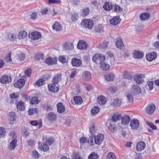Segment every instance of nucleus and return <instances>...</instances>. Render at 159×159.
Listing matches in <instances>:
<instances>
[{"mask_svg":"<svg viewBox=\"0 0 159 159\" xmlns=\"http://www.w3.org/2000/svg\"><path fill=\"white\" fill-rule=\"evenodd\" d=\"M88 45L86 42L84 40H81L79 41L77 45V48L80 49H86L87 48Z\"/></svg>","mask_w":159,"mask_h":159,"instance_id":"423d86ee","label":"nucleus"},{"mask_svg":"<svg viewBox=\"0 0 159 159\" xmlns=\"http://www.w3.org/2000/svg\"><path fill=\"white\" fill-rule=\"evenodd\" d=\"M145 147L146 144L144 142H139L137 143L136 145V150L138 151H141L145 148Z\"/></svg>","mask_w":159,"mask_h":159,"instance_id":"ddd939ff","label":"nucleus"},{"mask_svg":"<svg viewBox=\"0 0 159 159\" xmlns=\"http://www.w3.org/2000/svg\"><path fill=\"white\" fill-rule=\"evenodd\" d=\"M116 45L117 48L120 49H124V44L122 39L120 38H118L116 40Z\"/></svg>","mask_w":159,"mask_h":159,"instance_id":"f8f14e48","label":"nucleus"},{"mask_svg":"<svg viewBox=\"0 0 159 159\" xmlns=\"http://www.w3.org/2000/svg\"><path fill=\"white\" fill-rule=\"evenodd\" d=\"M94 31L96 34L100 35L103 32V28L101 25H99L95 27Z\"/></svg>","mask_w":159,"mask_h":159,"instance_id":"bb28decb","label":"nucleus"},{"mask_svg":"<svg viewBox=\"0 0 159 159\" xmlns=\"http://www.w3.org/2000/svg\"><path fill=\"white\" fill-rule=\"evenodd\" d=\"M156 57L157 53L155 52H151L146 55V59L149 61H151L153 59H155Z\"/></svg>","mask_w":159,"mask_h":159,"instance_id":"9b49d317","label":"nucleus"},{"mask_svg":"<svg viewBox=\"0 0 159 159\" xmlns=\"http://www.w3.org/2000/svg\"><path fill=\"white\" fill-rule=\"evenodd\" d=\"M48 119L50 121H53L57 118V115L54 113L50 112L47 115Z\"/></svg>","mask_w":159,"mask_h":159,"instance_id":"aec40b11","label":"nucleus"},{"mask_svg":"<svg viewBox=\"0 0 159 159\" xmlns=\"http://www.w3.org/2000/svg\"><path fill=\"white\" fill-rule=\"evenodd\" d=\"M120 120H122L121 124L124 125L127 124L130 120L129 116L127 115L121 116Z\"/></svg>","mask_w":159,"mask_h":159,"instance_id":"dca6fc26","label":"nucleus"},{"mask_svg":"<svg viewBox=\"0 0 159 159\" xmlns=\"http://www.w3.org/2000/svg\"><path fill=\"white\" fill-rule=\"evenodd\" d=\"M109 43L108 42L104 41L103 42L102 44L101 45V48H105L108 47Z\"/></svg>","mask_w":159,"mask_h":159,"instance_id":"bf43d9fd","label":"nucleus"},{"mask_svg":"<svg viewBox=\"0 0 159 159\" xmlns=\"http://www.w3.org/2000/svg\"><path fill=\"white\" fill-rule=\"evenodd\" d=\"M45 80L41 79L38 80L35 83V84L37 85L38 86H40L41 85H43L44 83Z\"/></svg>","mask_w":159,"mask_h":159,"instance_id":"603ef678","label":"nucleus"},{"mask_svg":"<svg viewBox=\"0 0 159 159\" xmlns=\"http://www.w3.org/2000/svg\"><path fill=\"white\" fill-rule=\"evenodd\" d=\"M52 28L53 30L57 31H60L62 29L60 24L57 21L55 22L52 26Z\"/></svg>","mask_w":159,"mask_h":159,"instance_id":"5701e85b","label":"nucleus"},{"mask_svg":"<svg viewBox=\"0 0 159 159\" xmlns=\"http://www.w3.org/2000/svg\"><path fill=\"white\" fill-rule=\"evenodd\" d=\"M126 98L127 100L129 103H131L133 102V98L132 95L131 94L129 93L127 94Z\"/></svg>","mask_w":159,"mask_h":159,"instance_id":"864d4df0","label":"nucleus"},{"mask_svg":"<svg viewBox=\"0 0 159 159\" xmlns=\"http://www.w3.org/2000/svg\"><path fill=\"white\" fill-rule=\"evenodd\" d=\"M58 60L59 61H60L61 63H64L66 62V58L65 56H60L59 57Z\"/></svg>","mask_w":159,"mask_h":159,"instance_id":"4d7b16f0","label":"nucleus"},{"mask_svg":"<svg viewBox=\"0 0 159 159\" xmlns=\"http://www.w3.org/2000/svg\"><path fill=\"white\" fill-rule=\"evenodd\" d=\"M150 17V14L147 12L142 13L140 16V18L142 20H148Z\"/></svg>","mask_w":159,"mask_h":159,"instance_id":"a878e982","label":"nucleus"},{"mask_svg":"<svg viewBox=\"0 0 159 159\" xmlns=\"http://www.w3.org/2000/svg\"><path fill=\"white\" fill-rule=\"evenodd\" d=\"M81 24L85 27L91 29L92 28L94 23L92 20L89 19H85L82 22Z\"/></svg>","mask_w":159,"mask_h":159,"instance_id":"7ed1b4c3","label":"nucleus"},{"mask_svg":"<svg viewBox=\"0 0 159 159\" xmlns=\"http://www.w3.org/2000/svg\"><path fill=\"white\" fill-rule=\"evenodd\" d=\"M17 140L15 139H13L9 145V149L11 150L14 149L17 145Z\"/></svg>","mask_w":159,"mask_h":159,"instance_id":"b1692460","label":"nucleus"},{"mask_svg":"<svg viewBox=\"0 0 159 159\" xmlns=\"http://www.w3.org/2000/svg\"><path fill=\"white\" fill-rule=\"evenodd\" d=\"M104 77L107 81H110L113 80L114 75L112 73H109L105 75Z\"/></svg>","mask_w":159,"mask_h":159,"instance_id":"c85d7f7f","label":"nucleus"},{"mask_svg":"<svg viewBox=\"0 0 159 159\" xmlns=\"http://www.w3.org/2000/svg\"><path fill=\"white\" fill-rule=\"evenodd\" d=\"M43 107L47 111H50L53 108V107L52 106L48 104L43 105Z\"/></svg>","mask_w":159,"mask_h":159,"instance_id":"3c124183","label":"nucleus"},{"mask_svg":"<svg viewBox=\"0 0 159 159\" xmlns=\"http://www.w3.org/2000/svg\"><path fill=\"white\" fill-rule=\"evenodd\" d=\"M19 60L17 56L12 57V58L11 63L13 64H17L19 62Z\"/></svg>","mask_w":159,"mask_h":159,"instance_id":"6e6d98bb","label":"nucleus"},{"mask_svg":"<svg viewBox=\"0 0 159 159\" xmlns=\"http://www.w3.org/2000/svg\"><path fill=\"white\" fill-rule=\"evenodd\" d=\"M11 53L10 52L5 57V60L10 63H11L12 58L11 57Z\"/></svg>","mask_w":159,"mask_h":159,"instance_id":"052dcab7","label":"nucleus"},{"mask_svg":"<svg viewBox=\"0 0 159 159\" xmlns=\"http://www.w3.org/2000/svg\"><path fill=\"white\" fill-rule=\"evenodd\" d=\"M98 155L95 152H92L89 156V159H97L98 157Z\"/></svg>","mask_w":159,"mask_h":159,"instance_id":"a18cd8bd","label":"nucleus"},{"mask_svg":"<svg viewBox=\"0 0 159 159\" xmlns=\"http://www.w3.org/2000/svg\"><path fill=\"white\" fill-rule=\"evenodd\" d=\"M134 79L136 82L138 84H141L143 81V80L140 75H135L134 77Z\"/></svg>","mask_w":159,"mask_h":159,"instance_id":"c9c22d12","label":"nucleus"},{"mask_svg":"<svg viewBox=\"0 0 159 159\" xmlns=\"http://www.w3.org/2000/svg\"><path fill=\"white\" fill-rule=\"evenodd\" d=\"M61 80V76L59 74L56 75L52 79V82L55 84H57Z\"/></svg>","mask_w":159,"mask_h":159,"instance_id":"cd10ccee","label":"nucleus"},{"mask_svg":"<svg viewBox=\"0 0 159 159\" xmlns=\"http://www.w3.org/2000/svg\"><path fill=\"white\" fill-rule=\"evenodd\" d=\"M30 103L32 104H37L39 102V101L37 97H32L30 99Z\"/></svg>","mask_w":159,"mask_h":159,"instance_id":"49530a36","label":"nucleus"},{"mask_svg":"<svg viewBox=\"0 0 159 159\" xmlns=\"http://www.w3.org/2000/svg\"><path fill=\"white\" fill-rule=\"evenodd\" d=\"M121 21V19L119 16H115L110 20V22L111 25H117L119 24Z\"/></svg>","mask_w":159,"mask_h":159,"instance_id":"4468645a","label":"nucleus"},{"mask_svg":"<svg viewBox=\"0 0 159 159\" xmlns=\"http://www.w3.org/2000/svg\"><path fill=\"white\" fill-rule=\"evenodd\" d=\"M8 37L10 40L13 41L16 39V35L15 34H10L8 35Z\"/></svg>","mask_w":159,"mask_h":159,"instance_id":"5fc2aeb1","label":"nucleus"},{"mask_svg":"<svg viewBox=\"0 0 159 159\" xmlns=\"http://www.w3.org/2000/svg\"><path fill=\"white\" fill-rule=\"evenodd\" d=\"M100 67L103 70H108L110 68V65L107 63H105L104 61L102 64H100Z\"/></svg>","mask_w":159,"mask_h":159,"instance_id":"473e14b6","label":"nucleus"},{"mask_svg":"<svg viewBox=\"0 0 159 159\" xmlns=\"http://www.w3.org/2000/svg\"><path fill=\"white\" fill-rule=\"evenodd\" d=\"M129 125L132 129H137L139 126V121L137 119H133L130 121Z\"/></svg>","mask_w":159,"mask_h":159,"instance_id":"1a4fd4ad","label":"nucleus"},{"mask_svg":"<svg viewBox=\"0 0 159 159\" xmlns=\"http://www.w3.org/2000/svg\"><path fill=\"white\" fill-rule=\"evenodd\" d=\"M19 96V94L18 93H13L10 95V98L11 99L16 98Z\"/></svg>","mask_w":159,"mask_h":159,"instance_id":"0e129e2a","label":"nucleus"},{"mask_svg":"<svg viewBox=\"0 0 159 159\" xmlns=\"http://www.w3.org/2000/svg\"><path fill=\"white\" fill-rule=\"evenodd\" d=\"M17 56L18 57L19 61L24 60L25 58V55L24 53L20 54Z\"/></svg>","mask_w":159,"mask_h":159,"instance_id":"13d9d810","label":"nucleus"},{"mask_svg":"<svg viewBox=\"0 0 159 159\" xmlns=\"http://www.w3.org/2000/svg\"><path fill=\"white\" fill-rule=\"evenodd\" d=\"M103 8L107 11H110L112 8V6L108 2H105L103 6Z\"/></svg>","mask_w":159,"mask_h":159,"instance_id":"72a5a7b5","label":"nucleus"},{"mask_svg":"<svg viewBox=\"0 0 159 159\" xmlns=\"http://www.w3.org/2000/svg\"><path fill=\"white\" fill-rule=\"evenodd\" d=\"M134 57L136 59H141L144 56L143 52L140 51H135L133 52Z\"/></svg>","mask_w":159,"mask_h":159,"instance_id":"a211bd4d","label":"nucleus"},{"mask_svg":"<svg viewBox=\"0 0 159 159\" xmlns=\"http://www.w3.org/2000/svg\"><path fill=\"white\" fill-rule=\"evenodd\" d=\"M104 140V136L102 134H99L95 137L94 141L96 144L99 145Z\"/></svg>","mask_w":159,"mask_h":159,"instance_id":"0eeeda50","label":"nucleus"},{"mask_svg":"<svg viewBox=\"0 0 159 159\" xmlns=\"http://www.w3.org/2000/svg\"><path fill=\"white\" fill-rule=\"evenodd\" d=\"M146 124L153 129L156 130L157 129L156 126L151 122H148Z\"/></svg>","mask_w":159,"mask_h":159,"instance_id":"680f3d73","label":"nucleus"},{"mask_svg":"<svg viewBox=\"0 0 159 159\" xmlns=\"http://www.w3.org/2000/svg\"><path fill=\"white\" fill-rule=\"evenodd\" d=\"M32 156L38 159L39 157V154L36 151L34 150L33 152Z\"/></svg>","mask_w":159,"mask_h":159,"instance_id":"e2e57ef3","label":"nucleus"},{"mask_svg":"<svg viewBox=\"0 0 159 159\" xmlns=\"http://www.w3.org/2000/svg\"><path fill=\"white\" fill-rule=\"evenodd\" d=\"M37 13L35 12L32 13L30 15V18L31 19L34 20L37 17Z\"/></svg>","mask_w":159,"mask_h":159,"instance_id":"69168bd1","label":"nucleus"},{"mask_svg":"<svg viewBox=\"0 0 159 159\" xmlns=\"http://www.w3.org/2000/svg\"><path fill=\"white\" fill-rule=\"evenodd\" d=\"M106 57L102 54H94L92 57V61L98 64H102L104 61Z\"/></svg>","mask_w":159,"mask_h":159,"instance_id":"f257e3e1","label":"nucleus"},{"mask_svg":"<svg viewBox=\"0 0 159 159\" xmlns=\"http://www.w3.org/2000/svg\"><path fill=\"white\" fill-rule=\"evenodd\" d=\"M100 110V109L97 106L94 107L91 110V115L94 116L96 114L98 113Z\"/></svg>","mask_w":159,"mask_h":159,"instance_id":"7c9ffc66","label":"nucleus"},{"mask_svg":"<svg viewBox=\"0 0 159 159\" xmlns=\"http://www.w3.org/2000/svg\"><path fill=\"white\" fill-rule=\"evenodd\" d=\"M48 88L51 92L55 93L57 92L59 90V87L56 86V84L54 83L49 84L48 85Z\"/></svg>","mask_w":159,"mask_h":159,"instance_id":"9d476101","label":"nucleus"},{"mask_svg":"<svg viewBox=\"0 0 159 159\" xmlns=\"http://www.w3.org/2000/svg\"><path fill=\"white\" fill-rule=\"evenodd\" d=\"M57 60L53 59L50 57L47 58L45 60V62L48 65H52L56 63Z\"/></svg>","mask_w":159,"mask_h":159,"instance_id":"4be33fe9","label":"nucleus"},{"mask_svg":"<svg viewBox=\"0 0 159 159\" xmlns=\"http://www.w3.org/2000/svg\"><path fill=\"white\" fill-rule=\"evenodd\" d=\"M71 63L73 66L78 67L81 65L82 62L80 60L75 58L72 60Z\"/></svg>","mask_w":159,"mask_h":159,"instance_id":"2eb2a0df","label":"nucleus"},{"mask_svg":"<svg viewBox=\"0 0 159 159\" xmlns=\"http://www.w3.org/2000/svg\"><path fill=\"white\" fill-rule=\"evenodd\" d=\"M43 141L44 143L48 144V145H52L54 142V140L52 138H49L47 139H45L44 138L43 139Z\"/></svg>","mask_w":159,"mask_h":159,"instance_id":"58836bf2","label":"nucleus"},{"mask_svg":"<svg viewBox=\"0 0 159 159\" xmlns=\"http://www.w3.org/2000/svg\"><path fill=\"white\" fill-rule=\"evenodd\" d=\"M29 36L31 39L34 40L40 39L41 36V34L40 32L35 31L29 33Z\"/></svg>","mask_w":159,"mask_h":159,"instance_id":"20e7f679","label":"nucleus"},{"mask_svg":"<svg viewBox=\"0 0 159 159\" xmlns=\"http://www.w3.org/2000/svg\"><path fill=\"white\" fill-rule=\"evenodd\" d=\"M153 81H148L146 86L148 89H149V90H151L153 88Z\"/></svg>","mask_w":159,"mask_h":159,"instance_id":"c03bdc74","label":"nucleus"},{"mask_svg":"<svg viewBox=\"0 0 159 159\" xmlns=\"http://www.w3.org/2000/svg\"><path fill=\"white\" fill-rule=\"evenodd\" d=\"M121 118V116L120 115H113L111 118V120L114 122H116L117 120H120Z\"/></svg>","mask_w":159,"mask_h":159,"instance_id":"37998d69","label":"nucleus"},{"mask_svg":"<svg viewBox=\"0 0 159 159\" xmlns=\"http://www.w3.org/2000/svg\"><path fill=\"white\" fill-rule=\"evenodd\" d=\"M9 119L10 121H14L16 119V116L15 112H11L9 113L8 116Z\"/></svg>","mask_w":159,"mask_h":159,"instance_id":"4c0bfd02","label":"nucleus"},{"mask_svg":"<svg viewBox=\"0 0 159 159\" xmlns=\"http://www.w3.org/2000/svg\"><path fill=\"white\" fill-rule=\"evenodd\" d=\"M121 103V100H120L118 98H116L114 100L112 104L114 107H116L120 106Z\"/></svg>","mask_w":159,"mask_h":159,"instance_id":"c756f323","label":"nucleus"},{"mask_svg":"<svg viewBox=\"0 0 159 159\" xmlns=\"http://www.w3.org/2000/svg\"><path fill=\"white\" fill-rule=\"evenodd\" d=\"M90 11V9L88 7L84 8L82 11V16L83 17H85L88 15Z\"/></svg>","mask_w":159,"mask_h":159,"instance_id":"79ce46f5","label":"nucleus"},{"mask_svg":"<svg viewBox=\"0 0 159 159\" xmlns=\"http://www.w3.org/2000/svg\"><path fill=\"white\" fill-rule=\"evenodd\" d=\"M6 134L5 129L3 127L0 128V138L4 136Z\"/></svg>","mask_w":159,"mask_h":159,"instance_id":"09e8293b","label":"nucleus"},{"mask_svg":"<svg viewBox=\"0 0 159 159\" xmlns=\"http://www.w3.org/2000/svg\"><path fill=\"white\" fill-rule=\"evenodd\" d=\"M156 109V106L153 103L148 104L146 107V111L149 115H152Z\"/></svg>","mask_w":159,"mask_h":159,"instance_id":"f03ea898","label":"nucleus"},{"mask_svg":"<svg viewBox=\"0 0 159 159\" xmlns=\"http://www.w3.org/2000/svg\"><path fill=\"white\" fill-rule=\"evenodd\" d=\"M106 159H116V156L113 153L110 152L107 154Z\"/></svg>","mask_w":159,"mask_h":159,"instance_id":"8fccbe9b","label":"nucleus"},{"mask_svg":"<svg viewBox=\"0 0 159 159\" xmlns=\"http://www.w3.org/2000/svg\"><path fill=\"white\" fill-rule=\"evenodd\" d=\"M83 102V100L81 97L80 96H75L73 97V103L76 105H80Z\"/></svg>","mask_w":159,"mask_h":159,"instance_id":"412c9836","label":"nucleus"},{"mask_svg":"<svg viewBox=\"0 0 159 159\" xmlns=\"http://www.w3.org/2000/svg\"><path fill=\"white\" fill-rule=\"evenodd\" d=\"M40 148L41 150L44 152H47L48 150L49 149V147L48 145L46 144V143H43L42 145L41 144L40 147L39 146V148Z\"/></svg>","mask_w":159,"mask_h":159,"instance_id":"ea45409f","label":"nucleus"},{"mask_svg":"<svg viewBox=\"0 0 159 159\" xmlns=\"http://www.w3.org/2000/svg\"><path fill=\"white\" fill-rule=\"evenodd\" d=\"M114 11L120 12L122 11L121 8L117 5H115L112 6V8Z\"/></svg>","mask_w":159,"mask_h":159,"instance_id":"de8ad7c7","label":"nucleus"},{"mask_svg":"<svg viewBox=\"0 0 159 159\" xmlns=\"http://www.w3.org/2000/svg\"><path fill=\"white\" fill-rule=\"evenodd\" d=\"M131 91L134 95H136L141 93V90L137 85H133L131 88Z\"/></svg>","mask_w":159,"mask_h":159,"instance_id":"39448f33","label":"nucleus"},{"mask_svg":"<svg viewBox=\"0 0 159 159\" xmlns=\"http://www.w3.org/2000/svg\"><path fill=\"white\" fill-rule=\"evenodd\" d=\"M83 76L86 80H89L91 77V75L88 71H85L83 73Z\"/></svg>","mask_w":159,"mask_h":159,"instance_id":"a19ab883","label":"nucleus"},{"mask_svg":"<svg viewBox=\"0 0 159 159\" xmlns=\"http://www.w3.org/2000/svg\"><path fill=\"white\" fill-rule=\"evenodd\" d=\"M16 107L18 110L23 111L25 109L24 103L22 101H20L17 104Z\"/></svg>","mask_w":159,"mask_h":159,"instance_id":"393cba45","label":"nucleus"},{"mask_svg":"<svg viewBox=\"0 0 159 159\" xmlns=\"http://www.w3.org/2000/svg\"><path fill=\"white\" fill-rule=\"evenodd\" d=\"M89 132L92 134L96 132V129L94 126H92L89 128Z\"/></svg>","mask_w":159,"mask_h":159,"instance_id":"338daca9","label":"nucleus"},{"mask_svg":"<svg viewBox=\"0 0 159 159\" xmlns=\"http://www.w3.org/2000/svg\"><path fill=\"white\" fill-rule=\"evenodd\" d=\"M57 110L58 112L61 113H63L65 110V107L61 102H59L57 104Z\"/></svg>","mask_w":159,"mask_h":159,"instance_id":"6ab92c4d","label":"nucleus"},{"mask_svg":"<svg viewBox=\"0 0 159 159\" xmlns=\"http://www.w3.org/2000/svg\"><path fill=\"white\" fill-rule=\"evenodd\" d=\"M98 101L100 104H104L106 102V99L103 96H100L98 98Z\"/></svg>","mask_w":159,"mask_h":159,"instance_id":"e433bc0d","label":"nucleus"},{"mask_svg":"<svg viewBox=\"0 0 159 159\" xmlns=\"http://www.w3.org/2000/svg\"><path fill=\"white\" fill-rule=\"evenodd\" d=\"M11 78L8 76L3 75L0 78V82L3 84H6L11 82Z\"/></svg>","mask_w":159,"mask_h":159,"instance_id":"6e6552de","label":"nucleus"},{"mask_svg":"<svg viewBox=\"0 0 159 159\" xmlns=\"http://www.w3.org/2000/svg\"><path fill=\"white\" fill-rule=\"evenodd\" d=\"M27 33L25 31L20 32L17 36V38L19 39H22L25 38L27 35Z\"/></svg>","mask_w":159,"mask_h":159,"instance_id":"f704fd0d","label":"nucleus"},{"mask_svg":"<svg viewBox=\"0 0 159 159\" xmlns=\"http://www.w3.org/2000/svg\"><path fill=\"white\" fill-rule=\"evenodd\" d=\"M45 59L43 53H39L36 54L34 57L35 61H39L40 59L44 60Z\"/></svg>","mask_w":159,"mask_h":159,"instance_id":"2f4dec72","label":"nucleus"},{"mask_svg":"<svg viewBox=\"0 0 159 159\" xmlns=\"http://www.w3.org/2000/svg\"><path fill=\"white\" fill-rule=\"evenodd\" d=\"M25 84V80L23 79H20L14 84V86L16 88H21Z\"/></svg>","mask_w":159,"mask_h":159,"instance_id":"f3484780","label":"nucleus"},{"mask_svg":"<svg viewBox=\"0 0 159 159\" xmlns=\"http://www.w3.org/2000/svg\"><path fill=\"white\" fill-rule=\"evenodd\" d=\"M25 73L27 76L29 77L31 74V70L30 69H27L25 71Z\"/></svg>","mask_w":159,"mask_h":159,"instance_id":"774afa93","label":"nucleus"}]
</instances>
